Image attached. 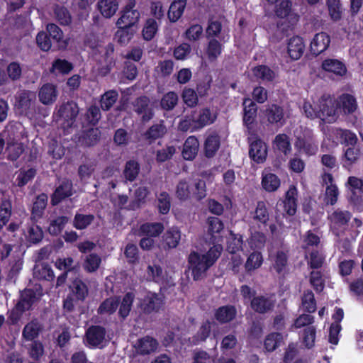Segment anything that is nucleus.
<instances>
[{"label":"nucleus","instance_id":"1","mask_svg":"<svg viewBox=\"0 0 363 363\" xmlns=\"http://www.w3.org/2000/svg\"><path fill=\"white\" fill-rule=\"evenodd\" d=\"M220 255V250L216 247H211L204 255L193 251L188 257V267L194 281L201 280L208 269L212 267Z\"/></svg>","mask_w":363,"mask_h":363},{"label":"nucleus","instance_id":"2","mask_svg":"<svg viewBox=\"0 0 363 363\" xmlns=\"http://www.w3.org/2000/svg\"><path fill=\"white\" fill-rule=\"evenodd\" d=\"M352 213L340 208L328 215V220L330 231L336 237L343 236L348 229Z\"/></svg>","mask_w":363,"mask_h":363},{"label":"nucleus","instance_id":"3","mask_svg":"<svg viewBox=\"0 0 363 363\" xmlns=\"http://www.w3.org/2000/svg\"><path fill=\"white\" fill-rule=\"evenodd\" d=\"M164 296L155 292L147 291L143 298L138 299L137 308L144 315L159 313L164 306Z\"/></svg>","mask_w":363,"mask_h":363},{"label":"nucleus","instance_id":"4","mask_svg":"<svg viewBox=\"0 0 363 363\" xmlns=\"http://www.w3.org/2000/svg\"><path fill=\"white\" fill-rule=\"evenodd\" d=\"M79 111L77 104L73 101H67L60 106L57 113V120L61 121L63 129L67 130L74 125Z\"/></svg>","mask_w":363,"mask_h":363},{"label":"nucleus","instance_id":"5","mask_svg":"<svg viewBox=\"0 0 363 363\" xmlns=\"http://www.w3.org/2000/svg\"><path fill=\"white\" fill-rule=\"evenodd\" d=\"M249 157L257 164L264 163L267 157V144L255 133L248 137Z\"/></svg>","mask_w":363,"mask_h":363},{"label":"nucleus","instance_id":"6","mask_svg":"<svg viewBox=\"0 0 363 363\" xmlns=\"http://www.w3.org/2000/svg\"><path fill=\"white\" fill-rule=\"evenodd\" d=\"M36 94L30 90H20L15 96V108L21 113L28 115L35 110Z\"/></svg>","mask_w":363,"mask_h":363},{"label":"nucleus","instance_id":"7","mask_svg":"<svg viewBox=\"0 0 363 363\" xmlns=\"http://www.w3.org/2000/svg\"><path fill=\"white\" fill-rule=\"evenodd\" d=\"M337 104L335 99L330 94H323L316 104L317 113H308L311 116H317L318 118L325 120L330 117H334L337 113Z\"/></svg>","mask_w":363,"mask_h":363},{"label":"nucleus","instance_id":"8","mask_svg":"<svg viewBox=\"0 0 363 363\" xmlns=\"http://www.w3.org/2000/svg\"><path fill=\"white\" fill-rule=\"evenodd\" d=\"M274 4V15L279 18H286L289 23L287 27L294 26L298 23L299 16L292 11L291 1L279 0Z\"/></svg>","mask_w":363,"mask_h":363},{"label":"nucleus","instance_id":"9","mask_svg":"<svg viewBox=\"0 0 363 363\" xmlns=\"http://www.w3.org/2000/svg\"><path fill=\"white\" fill-rule=\"evenodd\" d=\"M136 2L135 0H130L123 8L121 17L116 21V26H128L136 28L140 14L137 9H134Z\"/></svg>","mask_w":363,"mask_h":363},{"label":"nucleus","instance_id":"10","mask_svg":"<svg viewBox=\"0 0 363 363\" xmlns=\"http://www.w3.org/2000/svg\"><path fill=\"white\" fill-rule=\"evenodd\" d=\"M133 111L141 116L143 123L150 121L155 115L153 108L150 105V99L146 96H141L133 102Z\"/></svg>","mask_w":363,"mask_h":363},{"label":"nucleus","instance_id":"11","mask_svg":"<svg viewBox=\"0 0 363 363\" xmlns=\"http://www.w3.org/2000/svg\"><path fill=\"white\" fill-rule=\"evenodd\" d=\"M106 331L101 325H91L85 332V340L90 347H99L104 342Z\"/></svg>","mask_w":363,"mask_h":363},{"label":"nucleus","instance_id":"12","mask_svg":"<svg viewBox=\"0 0 363 363\" xmlns=\"http://www.w3.org/2000/svg\"><path fill=\"white\" fill-rule=\"evenodd\" d=\"M72 195L73 185L72 182L69 179L63 180L51 194L50 203L52 206H56Z\"/></svg>","mask_w":363,"mask_h":363},{"label":"nucleus","instance_id":"13","mask_svg":"<svg viewBox=\"0 0 363 363\" xmlns=\"http://www.w3.org/2000/svg\"><path fill=\"white\" fill-rule=\"evenodd\" d=\"M243 106V125L246 126L249 132L253 128L257 115V106L250 98H245Z\"/></svg>","mask_w":363,"mask_h":363},{"label":"nucleus","instance_id":"14","mask_svg":"<svg viewBox=\"0 0 363 363\" xmlns=\"http://www.w3.org/2000/svg\"><path fill=\"white\" fill-rule=\"evenodd\" d=\"M281 205L283 206V211L286 215L294 216L296 214L298 206V190L295 186H289Z\"/></svg>","mask_w":363,"mask_h":363},{"label":"nucleus","instance_id":"15","mask_svg":"<svg viewBox=\"0 0 363 363\" xmlns=\"http://www.w3.org/2000/svg\"><path fill=\"white\" fill-rule=\"evenodd\" d=\"M321 69L325 72L331 73L337 77L346 75L347 69L345 64L337 59L326 58L321 62Z\"/></svg>","mask_w":363,"mask_h":363},{"label":"nucleus","instance_id":"16","mask_svg":"<svg viewBox=\"0 0 363 363\" xmlns=\"http://www.w3.org/2000/svg\"><path fill=\"white\" fill-rule=\"evenodd\" d=\"M264 116L272 125L280 128L285 123L284 108L277 104L269 105L264 111Z\"/></svg>","mask_w":363,"mask_h":363},{"label":"nucleus","instance_id":"17","mask_svg":"<svg viewBox=\"0 0 363 363\" xmlns=\"http://www.w3.org/2000/svg\"><path fill=\"white\" fill-rule=\"evenodd\" d=\"M330 44V37L325 32L316 33L310 43L312 55L318 56L325 52Z\"/></svg>","mask_w":363,"mask_h":363},{"label":"nucleus","instance_id":"18","mask_svg":"<svg viewBox=\"0 0 363 363\" xmlns=\"http://www.w3.org/2000/svg\"><path fill=\"white\" fill-rule=\"evenodd\" d=\"M305 48L303 38L298 35H294L288 41L287 53L292 60H298L303 56Z\"/></svg>","mask_w":363,"mask_h":363},{"label":"nucleus","instance_id":"19","mask_svg":"<svg viewBox=\"0 0 363 363\" xmlns=\"http://www.w3.org/2000/svg\"><path fill=\"white\" fill-rule=\"evenodd\" d=\"M251 214L254 223L257 225L259 228H261L262 226L265 228L268 225L269 212L264 201H257L255 209L253 212H251Z\"/></svg>","mask_w":363,"mask_h":363},{"label":"nucleus","instance_id":"20","mask_svg":"<svg viewBox=\"0 0 363 363\" xmlns=\"http://www.w3.org/2000/svg\"><path fill=\"white\" fill-rule=\"evenodd\" d=\"M274 305V300L263 295L253 297L250 302L252 309L259 314H264L272 311Z\"/></svg>","mask_w":363,"mask_h":363},{"label":"nucleus","instance_id":"21","mask_svg":"<svg viewBox=\"0 0 363 363\" xmlns=\"http://www.w3.org/2000/svg\"><path fill=\"white\" fill-rule=\"evenodd\" d=\"M220 146V137L217 132L208 134L203 143V155L211 159L216 156Z\"/></svg>","mask_w":363,"mask_h":363},{"label":"nucleus","instance_id":"22","mask_svg":"<svg viewBox=\"0 0 363 363\" xmlns=\"http://www.w3.org/2000/svg\"><path fill=\"white\" fill-rule=\"evenodd\" d=\"M36 293L33 289L26 288L20 291L16 309L29 311L37 301Z\"/></svg>","mask_w":363,"mask_h":363},{"label":"nucleus","instance_id":"23","mask_svg":"<svg viewBox=\"0 0 363 363\" xmlns=\"http://www.w3.org/2000/svg\"><path fill=\"white\" fill-rule=\"evenodd\" d=\"M237 315V309L233 305H225L215 310L214 318L220 324H225L233 320Z\"/></svg>","mask_w":363,"mask_h":363},{"label":"nucleus","instance_id":"24","mask_svg":"<svg viewBox=\"0 0 363 363\" xmlns=\"http://www.w3.org/2000/svg\"><path fill=\"white\" fill-rule=\"evenodd\" d=\"M158 347L156 339L149 335L139 338L135 345L136 352L141 355L150 354L154 352Z\"/></svg>","mask_w":363,"mask_h":363},{"label":"nucleus","instance_id":"25","mask_svg":"<svg viewBox=\"0 0 363 363\" xmlns=\"http://www.w3.org/2000/svg\"><path fill=\"white\" fill-rule=\"evenodd\" d=\"M48 205V195L41 193L35 197L31 209L30 220L37 223L40 219Z\"/></svg>","mask_w":363,"mask_h":363},{"label":"nucleus","instance_id":"26","mask_svg":"<svg viewBox=\"0 0 363 363\" xmlns=\"http://www.w3.org/2000/svg\"><path fill=\"white\" fill-rule=\"evenodd\" d=\"M164 226L161 222H146L141 224L138 229L139 236L157 238L164 231Z\"/></svg>","mask_w":363,"mask_h":363},{"label":"nucleus","instance_id":"27","mask_svg":"<svg viewBox=\"0 0 363 363\" xmlns=\"http://www.w3.org/2000/svg\"><path fill=\"white\" fill-rule=\"evenodd\" d=\"M199 142L194 135L189 136L184 145L182 155L185 160H193L198 154Z\"/></svg>","mask_w":363,"mask_h":363},{"label":"nucleus","instance_id":"28","mask_svg":"<svg viewBox=\"0 0 363 363\" xmlns=\"http://www.w3.org/2000/svg\"><path fill=\"white\" fill-rule=\"evenodd\" d=\"M217 119V113H213L209 108L200 109L198 117L195 119L194 130H201L213 124Z\"/></svg>","mask_w":363,"mask_h":363},{"label":"nucleus","instance_id":"29","mask_svg":"<svg viewBox=\"0 0 363 363\" xmlns=\"http://www.w3.org/2000/svg\"><path fill=\"white\" fill-rule=\"evenodd\" d=\"M70 295L77 301H84L89 294L87 285L80 279H74L69 286Z\"/></svg>","mask_w":363,"mask_h":363},{"label":"nucleus","instance_id":"30","mask_svg":"<svg viewBox=\"0 0 363 363\" xmlns=\"http://www.w3.org/2000/svg\"><path fill=\"white\" fill-rule=\"evenodd\" d=\"M40 101L45 105L54 103L57 97L56 86L52 84H45L40 89L38 93Z\"/></svg>","mask_w":363,"mask_h":363},{"label":"nucleus","instance_id":"31","mask_svg":"<svg viewBox=\"0 0 363 363\" xmlns=\"http://www.w3.org/2000/svg\"><path fill=\"white\" fill-rule=\"evenodd\" d=\"M187 0H173L167 11L171 23H176L182 17L186 6Z\"/></svg>","mask_w":363,"mask_h":363},{"label":"nucleus","instance_id":"32","mask_svg":"<svg viewBox=\"0 0 363 363\" xmlns=\"http://www.w3.org/2000/svg\"><path fill=\"white\" fill-rule=\"evenodd\" d=\"M166 126L162 123L153 124L143 134L145 140L152 144L156 140L162 138L166 133Z\"/></svg>","mask_w":363,"mask_h":363},{"label":"nucleus","instance_id":"33","mask_svg":"<svg viewBox=\"0 0 363 363\" xmlns=\"http://www.w3.org/2000/svg\"><path fill=\"white\" fill-rule=\"evenodd\" d=\"M361 155L359 148L354 147H347L342 157V167L347 170H350L353 165L357 162Z\"/></svg>","mask_w":363,"mask_h":363},{"label":"nucleus","instance_id":"34","mask_svg":"<svg viewBox=\"0 0 363 363\" xmlns=\"http://www.w3.org/2000/svg\"><path fill=\"white\" fill-rule=\"evenodd\" d=\"M181 232L177 227L169 228L162 236V242L164 247L169 249L175 248L179 243Z\"/></svg>","mask_w":363,"mask_h":363},{"label":"nucleus","instance_id":"35","mask_svg":"<svg viewBox=\"0 0 363 363\" xmlns=\"http://www.w3.org/2000/svg\"><path fill=\"white\" fill-rule=\"evenodd\" d=\"M42 330V325L37 320H33L24 326L22 336L26 340L32 341L39 336Z\"/></svg>","mask_w":363,"mask_h":363},{"label":"nucleus","instance_id":"36","mask_svg":"<svg viewBox=\"0 0 363 363\" xmlns=\"http://www.w3.org/2000/svg\"><path fill=\"white\" fill-rule=\"evenodd\" d=\"M211 325L212 323L208 319L201 323L197 332L191 337L193 345H198L201 342H206L211 335Z\"/></svg>","mask_w":363,"mask_h":363},{"label":"nucleus","instance_id":"37","mask_svg":"<svg viewBox=\"0 0 363 363\" xmlns=\"http://www.w3.org/2000/svg\"><path fill=\"white\" fill-rule=\"evenodd\" d=\"M118 30L115 34L118 43L121 45H127L133 38L136 28L128 26H117Z\"/></svg>","mask_w":363,"mask_h":363},{"label":"nucleus","instance_id":"38","mask_svg":"<svg viewBox=\"0 0 363 363\" xmlns=\"http://www.w3.org/2000/svg\"><path fill=\"white\" fill-rule=\"evenodd\" d=\"M273 147L284 155H288L291 151L290 138L285 133H279L273 140Z\"/></svg>","mask_w":363,"mask_h":363},{"label":"nucleus","instance_id":"39","mask_svg":"<svg viewBox=\"0 0 363 363\" xmlns=\"http://www.w3.org/2000/svg\"><path fill=\"white\" fill-rule=\"evenodd\" d=\"M294 145L297 150L304 152L308 155H314L318 151V145L311 139L304 137H298Z\"/></svg>","mask_w":363,"mask_h":363},{"label":"nucleus","instance_id":"40","mask_svg":"<svg viewBox=\"0 0 363 363\" xmlns=\"http://www.w3.org/2000/svg\"><path fill=\"white\" fill-rule=\"evenodd\" d=\"M119 303L120 300L118 297L107 298L99 305L97 309V313L99 315H111L116 311Z\"/></svg>","mask_w":363,"mask_h":363},{"label":"nucleus","instance_id":"41","mask_svg":"<svg viewBox=\"0 0 363 363\" xmlns=\"http://www.w3.org/2000/svg\"><path fill=\"white\" fill-rule=\"evenodd\" d=\"M69 220V218L67 216H60L50 220L48 232L53 236L59 235L64 230Z\"/></svg>","mask_w":363,"mask_h":363},{"label":"nucleus","instance_id":"42","mask_svg":"<svg viewBox=\"0 0 363 363\" xmlns=\"http://www.w3.org/2000/svg\"><path fill=\"white\" fill-rule=\"evenodd\" d=\"M43 237L44 233L42 228L33 221V223L27 228V233L26 235L27 241L31 244L35 245L40 242Z\"/></svg>","mask_w":363,"mask_h":363},{"label":"nucleus","instance_id":"43","mask_svg":"<svg viewBox=\"0 0 363 363\" xmlns=\"http://www.w3.org/2000/svg\"><path fill=\"white\" fill-rule=\"evenodd\" d=\"M118 99V93L115 89H111L105 91L99 101L100 106L104 111H109L116 104Z\"/></svg>","mask_w":363,"mask_h":363},{"label":"nucleus","instance_id":"44","mask_svg":"<svg viewBox=\"0 0 363 363\" xmlns=\"http://www.w3.org/2000/svg\"><path fill=\"white\" fill-rule=\"evenodd\" d=\"M135 299V294L133 292H127L119 303L118 315L122 319H125L130 314L133 303Z\"/></svg>","mask_w":363,"mask_h":363},{"label":"nucleus","instance_id":"45","mask_svg":"<svg viewBox=\"0 0 363 363\" xmlns=\"http://www.w3.org/2000/svg\"><path fill=\"white\" fill-rule=\"evenodd\" d=\"M74 68L73 64L65 59L57 58L50 69L51 73H58L62 75L68 74Z\"/></svg>","mask_w":363,"mask_h":363},{"label":"nucleus","instance_id":"46","mask_svg":"<svg viewBox=\"0 0 363 363\" xmlns=\"http://www.w3.org/2000/svg\"><path fill=\"white\" fill-rule=\"evenodd\" d=\"M98 7L104 17L111 18L117 11L118 3L117 0H99Z\"/></svg>","mask_w":363,"mask_h":363},{"label":"nucleus","instance_id":"47","mask_svg":"<svg viewBox=\"0 0 363 363\" xmlns=\"http://www.w3.org/2000/svg\"><path fill=\"white\" fill-rule=\"evenodd\" d=\"M11 213L12 203L11 200L2 199L0 203V231L9 221Z\"/></svg>","mask_w":363,"mask_h":363},{"label":"nucleus","instance_id":"48","mask_svg":"<svg viewBox=\"0 0 363 363\" xmlns=\"http://www.w3.org/2000/svg\"><path fill=\"white\" fill-rule=\"evenodd\" d=\"M262 186L267 192H274L280 186L279 178L273 173H268L262 176Z\"/></svg>","mask_w":363,"mask_h":363},{"label":"nucleus","instance_id":"49","mask_svg":"<svg viewBox=\"0 0 363 363\" xmlns=\"http://www.w3.org/2000/svg\"><path fill=\"white\" fill-rule=\"evenodd\" d=\"M157 208L160 214L167 215L171 208L172 199L167 191H162L157 196Z\"/></svg>","mask_w":363,"mask_h":363},{"label":"nucleus","instance_id":"50","mask_svg":"<svg viewBox=\"0 0 363 363\" xmlns=\"http://www.w3.org/2000/svg\"><path fill=\"white\" fill-rule=\"evenodd\" d=\"M179 97L176 92L170 91L164 94L160 100L162 109L169 111H172L178 104Z\"/></svg>","mask_w":363,"mask_h":363},{"label":"nucleus","instance_id":"51","mask_svg":"<svg viewBox=\"0 0 363 363\" xmlns=\"http://www.w3.org/2000/svg\"><path fill=\"white\" fill-rule=\"evenodd\" d=\"M192 184H189L186 180H181L177 185L176 196L180 201H186L192 197Z\"/></svg>","mask_w":363,"mask_h":363},{"label":"nucleus","instance_id":"52","mask_svg":"<svg viewBox=\"0 0 363 363\" xmlns=\"http://www.w3.org/2000/svg\"><path fill=\"white\" fill-rule=\"evenodd\" d=\"M301 304L304 311L308 313L315 312L317 309L316 301L314 294L311 290H306L301 298Z\"/></svg>","mask_w":363,"mask_h":363},{"label":"nucleus","instance_id":"53","mask_svg":"<svg viewBox=\"0 0 363 363\" xmlns=\"http://www.w3.org/2000/svg\"><path fill=\"white\" fill-rule=\"evenodd\" d=\"M223 50L222 44L216 39L213 38L208 43L206 55L210 62L216 61Z\"/></svg>","mask_w":363,"mask_h":363},{"label":"nucleus","instance_id":"54","mask_svg":"<svg viewBox=\"0 0 363 363\" xmlns=\"http://www.w3.org/2000/svg\"><path fill=\"white\" fill-rule=\"evenodd\" d=\"M94 218L92 214L85 215L77 213L73 219V227L77 230H84L94 222Z\"/></svg>","mask_w":363,"mask_h":363},{"label":"nucleus","instance_id":"55","mask_svg":"<svg viewBox=\"0 0 363 363\" xmlns=\"http://www.w3.org/2000/svg\"><path fill=\"white\" fill-rule=\"evenodd\" d=\"M340 101L345 113H352L357 108L356 98L350 94H342L340 96Z\"/></svg>","mask_w":363,"mask_h":363},{"label":"nucleus","instance_id":"56","mask_svg":"<svg viewBox=\"0 0 363 363\" xmlns=\"http://www.w3.org/2000/svg\"><path fill=\"white\" fill-rule=\"evenodd\" d=\"M326 5L330 18L338 21L342 18V8L340 0H326Z\"/></svg>","mask_w":363,"mask_h":363},{"label":"nucleus","instance_id":"57","mask_svg":"<svg viewBox=\"0 0 363 363\" xmlns=\"http://www.w3.org/2000/svg\"><path fill=\"white\" fill-rule=\"evenodd\" d=\"M140 172V164L135 160H128L125 165L123 175L126 180L133 182Z\"/></svg>","mask_w":363,"mask_h":363},{"label":"nucleus","instance_id":"58","mask_svg":"<svg viewBox=\"0 0 363 363\" xmlns=\"http://www.w3.org/2000/svg\"><path fill=\"white\" fill-rule=\"evenodd\" d=\"M263 257L260 252L254 251L247 257L245 264L246 272H250L258 269L262 264Z\"/></svg>","mask_w":363,"mask_h":363},{"label":"nucleus","instance_id":"59","mask_svg":"<svg viewBox=\"0 0 363 363\" xmlns=\"http://www.w3.org/2000/svg\"><path fill=\"white\" fill-rule=\"evenodd\" d=\"M309 282L317 293L322 292L325 288V280L320 271H311L310 272Z\"/></svg>","mask_w":363,"mask_h":363},{"label":"nucleus","instance_id":"60","mask_svg":"<svg viewBox=\"0 0 363 363\" xmlns=\"http://www.w3.org/2000/svg\"><path fill=\"white\" fill-rule=\"evenodd\" d=\"M101 262V257L96 253H91L86 256L83 268L88 273L96 272L100 267Z\"/></svg>","mask_w":363,"mask_h":363},{"label":"nucleus","instance_id":"61","mask_svg":"<svg viewBox=\"0 0 363 363\" xmlns=\"http://www.w3.org/2000/svg\"><path fill=\"white\" fill-rule=\"evenodd\" d=\"M288 265V256L282 250H278L275 255L273 267L278 274L284 272Z\"/></svg>","mask_w":363,"mask_h":363},{"label":"nucleus","instance_id":"62","mask_svg":"<svg viewBox=\"0 0 363 363\" xmlns=\"http://www.w3.org/2000/svg\"><path fill=\"white\" fill-rule=\"evenodd\" d=\"M282 335L279 333H271L267 335L264 341V347L268 352H273L280 345Z\"/></svg>","mask_w":363,"mask_h":363},{"label":"nucleus","instance_id":"63","mask_svg":"<svg viewBox=\"0 0 363 363\" xmlns=\"http://www.w3.org/2000/svg\"><path fill=\"white\" fill-rule=\"evenodd\" d=\"M147 279L155 283H162L164 275L162 268L158 264L148 265L147 268Z\"/></svg>","mask_w":363,"mask_h":363},{"label":"nucleus","instance_id":"64","mask_svg":"<svg viewBox=\"0 0 363 363\" xmlns=\"http://www.w3.org/2000/svg\"><path fill=\"white\" fill-rule=\"evenodd\" d=\"M267 240L266 235L262 232L255 231L251 234L248 240V244L252 250H260L265 245Z\"/></svg>","mask_w":363,"mask_h":363}]
</instances>
